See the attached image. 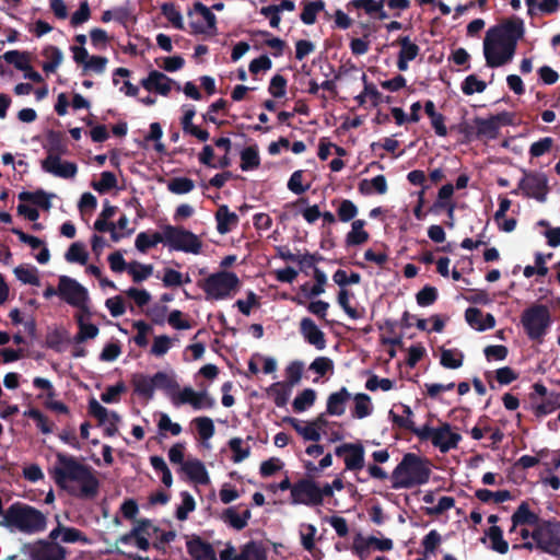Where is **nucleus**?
<instances>
[{
    "mask_svg": "<svg viewBox=\"0 0 560 560\" xmlns=\"http://www.w3.org/2000/svg\"><path fill=\"white\" fill-rule=\"evenodd\" d=\"M49 472L55 483L73 497L93 499L98 493L100 481L92 467L72 455L58 452L56 464Z\"/></svg>",
    "mask_w": 560,
    "mask_h": 560,
    "instance_id": "nucleus-1",
    "label": "nucleus"
},
{
    "mask_svg": "<svg viewBox=\"0 0 560 560\" xmlns=\"http://www.w3.org/2000/svg\"><path fill=\"white\" fill-rule=\"evenodd\" d=\"M523 34L524 26L520 20H509L490 27L483 39L487 66L498 68L509 63L514 57L516 44Z\"/></svg>",
    "mask_w": 560,
    "mask_h": 560,
    "instance_id": "nucleus-2",
    "label": "nucleus"
},
{
    "mask_svg": "<svg viewBox=\"0 0 560 560\" xmlns=\"http://www.w3.org/2000/svg\"><path fill=\"white\" fill-rule=\"evenodd\" d=\"M3 524L8 528L33 535L46 529L47 516L30 504L14 502L4 511Z\"/></svg>",
    "mask_w": 560,
    "mask_h": 560,
    "instance_id": "nucleus-3",
    "label": "nucleus"
},
{
    "mask_svg": "<svg viewBox=\"0 0 560 560\" xmlns=\"http://www.w3.org/2000/svg\"><path fill=\"white\" fill-rule=\"evenodd\" d=\"M431 474L430 462L412 453L406 454L393 470L394 489H410L427 483Z\"/></svg>",
    "mask_w": 560,
    "mask_h": 560,
    "instance_id": "nucleus-4",
    "label": "nucleus"
},
{
    "mask_svg": "<svg viewBox=\"0 0 560 560\" xmlns=\"http://www.w3.org/2000/svg\"><path fill=\"white\" fill-rule=\"evenodd\" d=\"M413 433L420 440L431 442L441 453L455 450L462 441V435L457 429L447 422H440L436 427L424 424L419 429H413Z\"/></svg>",
    "mask_w": 560,
    "mask_h": 560,
    "instance_id": "nucleus-5",
    "label": "nucleus"
},
{
    "mask_svg": "<svg viewBox=\"0 0 560 560\" xmlns=\"http://www.w3.org/2000/svg\"><path fill=\"white\" fill-rule=\"evenodd\" d=\"M241 287L240 278L230 271H219L210 275L203 283L207 300L219 301L232 298Z\"/></svg>",
    "mask_w": 560,
    "mask_h": 560,
    "instance_id": "nucleus-6",
    "label": "nucleus"
},
{
    "mask_svg": "<svg viewBox=\"0 0 560 560\" xmlns=\"http://www.w3.org/2000/svg\"><path fill=\"white\" fill-rule=\"evenodd\" d=\"M500 129V119L497 116L475 117L466 119L458 126V130L467 141L480 139L483 141L495 139Z\"/></svg>",
    "mask_w": 560,
    "mask_h": 560,
    "instance_id": "nucleus-7",
    "label": "nucleus"
},
{
    "mask_svg": "<svg viewBox=\"0 0 560 560\" xmlns=\"http://www.w3.org/2000/svg\"><path fill=\"white\" fill-rule=\"evenodd\" d=\"M521 323L530 339H540L551 325L550 311L546 305L534 304L523 312Z\"/></svg>",
    "mask_w": 560,
    "mask_h": 560,
    "instance_id": "nucleus-8",
    "label": "nucleus"
},
{
    "mask_svg": "<svg viewBox=\"0 0 560 560\" xmlns=\"http://www.w3.org/2000/svg\"><path fill=\"white\" fill-rule=\"evenodd\" d=\"M177 465L179 466V470L182 477L189 482L199 486V485H208L210 482V477L207 471L205 464L195 457H185L184 454L177 447Z\"/></svg>",
    "mask_w": 560,
    "mask_h": 560,
    "instance_id": "nucleus-9",
    "label": "nucleus"
},
{
    "mask_svg": "<svg viewBox=\"0 0 560 560\" xmlns=\"http://www.w3.org/2000/svg\"><path fill=\"white\" fill-rule=\"evenodd\" d=\"M217 19L212 9L202 3H195L188 12V25L191 31L200 34H212L215 31Z\"/></svg>",
    "mask_w": 560,
    "mask_h": 560,
    "instance_id": "nucleus-10",
    "label": "nucleus"
},
{
    "mask_svg": "<svg viewBox=\"0 0 560 560\" xmlns=\"http://www.w3.org/2000/svg\"><path fill=\"white\" fill-rule=\"evenodd\" d=\"M59 296L73 307L90 301L88 289L69 276L59 277Z\"/></svg>",
    "mask_w": 560,
    "mask_h": 560,
    "instance_id": "nucleus-11",
    "label": "nucleus"
},
{
    "mask_svg": "<svg viewBox=\"0 0 560 560\" xmlns=\"http://www.w3.org/2000/svg\"><path fill=\"white\" fill-rule=\"evenodd\" d=\"M294 505H318L319 486L311 480H300L291 488V500Z\"/></svg>",
    "mask_w": 560,
    "mask_h": 560,
    "instance_id": "nucleus-12",
    "label": "nucleus"
},
{
    "mask_svg": "<svg viewBox=\"0 0 560 560\" xmlns=\"http://www.w3.org/2000/svg\"><path fill=\"white\" fill-rule=\"evenodd\" d=\"M335 454L343 458L347 470L357 471L364 467V447L361 443H343Z\"/></svg>",
    "mask_w": 560,
    "mask_h": 560,
    "instance_id": "nucleus-13",
    "label": "nucleus"
},
{
    "mask_svg": "<svg viewBox=\"0 0 560 560\" xmlns=\"http://www.w3.org/2000/svg\"><path fill=\"white\" fill-rule=\"evenodd\" d=\"M177 404L189 405L194 410H209L215 405V400L207 390L197 392L191 387H184L177 392Z\"/></svg>",
    "mask_w": 560,
    "mask_h": 560,
    "instance_id": "nucleus-14",
    "label": "nucleus"
},
{
    "mask_svg": "<svg viewBox=\"0 0 560 560\" xmlns=\"http://www.w3.org/2000/svg\"><path fill=\"white\" fill-rule=\"evenodd\" d=\"M532 538L536 542V547L549 553H558L560 544L548 523H539L532 530Z\"/></svg>",
    "mask_w": 560,
    "mask_h": 560,
    "instance_id": "nucleus-15",
    "label": "nucleus"
},
{
    "mask_svg": "<svg viewBox=\"0 0 560 560\" xmlns=\"http://www.w3.org/2000/svg\"><path fill=\"white\" fill-rule=\"evenodd\" d=\"M518 187L526 196L542 201L547 192V178L540 173H526Z\"/></svg>",
    "mask_w": 560,
    "mask_h": 560,
    "instance_id": "nucleus-16",
    "label": "nucleus"
},
{
    "mask_svg": "<svg viewBox=\"0 0 560 560\" xmlns=\"http://www.w3.org/2000/svg\"><path fill=\"white\" fill-rule=\"evenodd\" d=\"M42 170L60 178H73L78 173V165L74 162L63 161L60 156H46L40 162Z\"/></svg>",
    "mask_w": 560,
    "mask_h": 560,
    "instance_id": "nucleus-17",
    "label": "nucleus"
},
{
    "mask_svg": "<svg viewBox=\"0 0 560 560\" xmlns=\"http://www.w3.org/2000/svg\"><path fill=\"white\" fill-rule=\"evenodd\" d=\"M289 423L294 428V430L303 436L304 440L317 442L322 439V433H326L323 430L325 424V415L318 416L312 422H302L294 418L288 419Z\"/></svg>",
    "mask_w": 560,
    "mask_h": 560,
    "instance_id": "nucleus-18",
    "label": "nucleus"
},
{
    "mask_svg": "<svg viewBox=\"0 0 560 560\" xmlns=\"http://www.w3.org/2000/svg\"><path fill=\"white\" fill-rule=\"evenodd\" d=\"M50 540H60L63 544L90 545L91 539L80 529L70 527L58 522V525L49 533Z\"/></svg>",
    "mask_w": 560,
    "mask_h": 560,
    "instance_id": "nucleus-19",
    "label": "nucleus"
},
{
    "mask_svg": "<svg viewBox=\"0 0 560 560\" xmlns=\"http://www.w3.org/2000/svg\"><path fill=\"white\" fill-rule=\"evenodd\" d=\"M300 331L303 338L318 350L326 347L324 332L318 328L314 320L310 317H304L300 322Z\"/></svg>",
    "mask_w": 560,
    "mask_h": 560,
    "instance_id": "nucleus-20",
    "label": "nucleus"
},
{
    "mask_svg": "<svg viewBox=\"0 0 560 560\" xmlns=\"http://www.w3.org/2000/svg\"><path fill=\"white\" fill-rule=\"evenodd\" d=\"M465 319L467 324L477 331H485L495 326V319L491 314H485L476 307L466 310Z\"/></svg>",
    "mask_w": 560,
    "mask_h": 560,
    "instance_id": "nucleus-21",
    "label": "nucleus"
},
{
    "mask_svg": "<svg viewBox=\"0 0 560 560\" xmlns=\"http://www.w3.org/2000/svg\"><path fill=\"white\" fill-rule=\"evenodd\" d=\"M171 79L164 73L152 70L149 75L141 80V85L149 92L166 95L171 92Z\"/></svg>",
    "mask_w": 560,
    "mask_h": 560,
    "instance_id": "nucleus-22",
    "label": "nucleus"
},
{
    "mask_svg": "<svg viewBox=\"0 0 560 560\" xmlns=\"http://www.w3.org/2000/svg\"><path fill=\"white\" fill-rule=\"evenodd\" d=\"M511 520L512 527L510 529V534L517 532L520 526H530L534 529L540 523L538 515L530 511L528 504L525 502L517 508Z\"/></svg>",
    "mask_w": 560,
    "mask_h": 560,
    "instance_id": "nucleus-23",
    "label": "nucleus"
},
{
    "mask_svg": "<svg viewBox=\"0 0 560 560\" xmlns=\"http://www.w3.org/2000/svg\"><path fill=\"white\" fill-rule=\"evenodd\" d=\"M351 399V394L346 387L331 393L327 397L326 413L329 416L340 417L346 412L348 401Z\"/></svg>",
    "mask_w": 560,
    "mask_h": 560,
    "instance_id": "nucleus-24",
    "label": "nucleus"
},
{
    "mask_svg": "<svg viewBox=\"0 0 560 560\" xmlns=\"http://www.w3.org/2000/svg\"><path fill=\"white\" fill-rule=\"evenodd\" d=\"M398 43L400 50L397 59V68L400 71H406L409 67V62L415 60L419 55L420 48L408 36L400 37Z\"/></svg>",
    "mask_w": 560,
    "mask_h": 560,
    "instance_id": "nucleus-25",
    "label": "nucleus"
},
{
    "mask_svg": "<svg viewBox=\"0 0 560 560\" xmlns=\"http://www.w3.org/2000/svg\"><path fill=\"white\" fill-rule=\"evenodd\" d=\"M67 555L63 548L57 540L42 541L39 547L35 550L34 557L36 560H65Z\"/></svg>",
    "mask_w": 560,
    "mask_h": 560,
    "instance_id": "nucleus-26",
    "label": "nucleus"
},
{
    "mask_svg": "<svg viewBox=\"0 0 560 560\" xmlns=\"http://www.w3.org/2000/svg\"><path fill=\"white\" fill-rule=\"evenodd\" d=\"M43 148L47 152V156H61L68 152L63 133L52 129L47 131Z\"/></svg>",
    "mask_w": 560,
    "mask_h": 560,
    "instance_id": "nucleus-27",
    "label": "nucleus"
},
{
    "mask_svg": "<svg viewBox=\"0 0 560 560\" xmlns=\"http://www.w3.org/2000/svg\"><path fill=\"white\" fill-rule=\"evenodd\" d=\"M366 222L358 219L351 222L350 231L346 234L345 244L347 247H355L365 244L370 234L365 230Z\"/></svg>",
    "mask_w": 560,
    "mask_h": 560,
    "instance_id": "nucleus-28",
    "label": "nucleus"
},
{
    "mask_svg": "<svg viewBox=\"0 0 560 560\" xmlns=\"http://www.w3.org/2000/svg\"><path fill=\"white\" fill-rule=\"evenodd\" d=\"M217 230L220 234L233 231L238 224V215L230 211L229 207L220 206L215 213Z\"/></svg>",
    "mask_w": 560,
    "mask_h": 560,
    "instance_id": "nucleus-29",
    "label": "nucleus"
},
{
    "mask_svg": "<svg viewBox=\"0 0 560 560\" xmlns=\"http://www.w3.org/2000/svg\"><path fill=\"white\" fill-rule=\"evenodd\" d=\"M349 8L357 10H364L371 16H376L380 20H386L388 14L384 10L385 0H351Z\"/></svg>",
    "mask_w": 560,
    "mask_h": 560,
    "instance_id": "nucleus-30",
    "label": "nucleus"
},
{
    "mask_svg": "<svg viewBox=\"0 0 560 560\" xmlns=\"http://www.w3.org/2000/svg\"><path fill=\"white\" fill-rule=\"evenodd\" d=\"M186 546L189 555L196 560H211L213 555L211 546L199 537H186Z\"/></svg>",
    "mask_w": 560,
    "mask_h": 560,
    "instance_id": "nucleus-31",
    "label": "nucleus"
},
{
    "mask_svg": "<svg viewBox=\"0 0 560 560\" xmlns=\"http://www.w3.org/2000/svg\"><path fill=\"white\" fill-rule=\"evenodd\" d=\"M353 406L351 408V416L354 419H364L373 413L374 406L369 395L359 393L353 397L351 396Z\"/></svg>",
    "mask_w": 560,
    "mask_h": 560,
    "instance_id": "nucleus-32",
    "label": "nucleus"
},
{
    "mask_svg": "<svg viewBox=\"0 0 560 560\" xmlns=\"http://www.w3.org/2000/svg\"><path fill=\"white\" fill-rule=\"evenodd\" d=\"M202 243L194 233L177 229V250L199 254Z\"/></svg>",
    "mask_w": 560,
    "mask_h": 560,
    "instance_id": "nucleus-33",
    "label": "nucleus"
},
{
    "mask_svg": "<svg viewBox=\"0 0 560 560\" xmlns=\"http://www.w3.org/2000/svg\"><path fill=\"white\" fill-rule=\"evenodd\" d=\"M131 385L136 395L144 398L145 400L153 398L152 376L143 373H135L131 376Z\"/></svg>",
    "mask_w": 560,
    "mask_h": 560,
    "instance_id": "nucleus-34",
    "label": "nucleus"
},
{
    "mask_svg": "<svg viewBox=\"0 0 560 560\" xmlns=\"http://www.w3.org/2000/svg\"><path fill=\"white\" fill-rule=\"evenodd\" d=\"M252 513L249 509H245L242 513H238L236 508H229L222 513V521L233 527L234 529L241 530L246 527Z\"/></svg>",
    "mask_w": 560,
    "mask_h": 560,
    "instance_id": "nucleus-35",
    "label": "nucleus"
},
{
    "mask_svg": "<svg viewBox=\"0 0 560 560\" xmlns=\"http://www.w3.org/2000/svg\"><path fill=\"white\" fill-rule=\"evenodd\" d=\"M267 396L273 400L276 406L283 407L287 405L291 393L292 387L290 384H287L285 382H277L270 385L266 389Z\"/></svg>",
    "mask_w": 560,
    "mask_h": 560,
    "instance_id": "nucleus-36",
    "label": "nucleus"
},
{
    "mask_svg": "<svg viewBox=\"0 0 560 560\" xmlns=\"http://www.w3.org/2000/svg\"><path fill=\"white\" fill-rule=\"evenodd\" d=\"M151 532L156 533L158 528L153 526L152 522L148 518L138 520L136 521V524L133 525L132 529L122 535L118 541L125 545L131 544L135 536L143 535V536H151Z\"/></svg>",
    "mask_w": 560,
    "mask_h": 560,
    "instance_id": "nucleus-37",
    "label": "nucleus"
},
{
    "mask_svg": "<svg viewBox=\"0 0 560 560\" xmlns=\"http://www.w3.org/2000/svg\"><path fill=\"white\" fill-rule=\"evenodd\" d=\"M359 191L362 195H373L380 194L383 195L387 191V182L384 175H377L373 178H365L359 183Z\"/></svg>",
    "mask_w": 560,
    "mask_h": 560,
    "instance_id": "nucleus-38",
    "label": "nucleus"
},
{
    "mask_svg": "<svg viewBox=\"0 0 560 560\" xmlns=\"http://www.w3.org/2000/svg\"><path fill=\"white\" fill-rule=\"evenodd\" d=\"M74 318L79 328L74 336L75 343H82L88 339H94L98 335V327L92 323L85 322L82 314H75Z\"/></svg>",
    "mask_w": 560,
    "mask_h": 560,
    "instance_id": "nucleus-39",
    "label": "nucleus"
},
{
    "mask_svg": "<svg viewBox=\"0 0 560 560\" xmlns=\"http://www.w3.org/2000/svg\"><path fill=\"white\" fill-rule=\"evenodd\" d=\"M389 416L393 421L401 428L409 429L412 432L413 429H417L412 421V411L407 405L395 406V408L389 411Z\"/></svg>",
    "mask_w": 560,
    "mask_h": 560,
    "instance_id": "nucleus-40",
    "label": "nucleus"
},
{
    "mask_svg": "<svg viewBox=\"0 0 560 560\" xmlns=\"http://www.w3.org/2000/svg\"><path fill=\"white\" fill-rule=\"evenodd\" d=\"M153 392L163 390L166 396L175 404V383L173 378L164 372H158L152 376Z\"/></svg>",
    "mask_w": 560,
    "mask_h": 560,
    "instance_id": "nucleus-41",
    "label": "nucleus"
},
{
    "mask_svg": "<svg viewBox=\"0 0 560 560\" xmlns=\"http://www.w3.org/2000/svg\"><path fill=\"white\" fill-rule=\"evenodd\" d=\"M351 551L360 560H366L373 551L370 536L355 534L352 539Z\"/></svg>",
    "mask_w": 560,
    "mask_h": 560,
    "instance_id": "nucleus-42",
    "label": "nucleus"
},
{
    "mask_svg": "<svg viewBox=\"0 0 560 560\" xmlns=\"http://www.w3.org/2000/svg\"><path fill=\"white\" fill-rule=\"evenodd\" d=\"M43 56L48 59V61L43 63V70L46 73L56 72L57 68L61 65L63 60L62 51L57 47L49 45L44 48Z\"/></svg>",
    "mask_w": 560,
    "mask_h": 560,
    "instance_id": "nucleus-43",
    "label": "nucleus"
},
{
    "mask_svg": "<svg viewBox=\"0 0 560 560\" xmlns=\"http://www.w3.org/2000/svg\"><path fill=\"white\" fill-rule=\"evenodd\" d=\"M229 447L233 453L231 459L234 463H241L250 455V445L248 444L247 441L241 438L231 439L229 441Z\"/></svg>",
    "mask_w": 560,
    "mask_h": 560,
    "instance_id": "nucleus-44",
    "label": "nucleus"
},
{
    "mask_svg": "<svg viewBox=\"0 0 560 560\" xmlns=\"http://www.w3.org/2000/svg\"><path fill=\"white\" fill-rule=\"evenodd\" d=\"M441 364L446 369H458L463 365L464 354L458 349H441Z\"/></svg>",
    "mask_w": 560,
    "mask_h": 560,
    "instance_id": "nucleus-45",
    "label": "nucleus"
},
{
    "mask_svg": "<svg viewBox=\"0 0 560 560\" xmlns=\"http://www.w3.org/2000/svg\"><path fill=\"white\" fill-rule=\"evenodd\" d=\"M14 275L24 284L39 285L38 270L34 266L20 265L14 268Z\"/></svg>",
    "mask_w": 560,
    "mask_h": 560,
    "instance_id": "nucleus-46",
    "label": "nucleus"
},
{
    "mask_svg": "<svg viewBox=\"0 0 560 560\" xmlns=\"http://www.w3.org/2000/svg\"><path fill=\"white\" fill-rule=\"evenodd\" d=\"M191 424L202 441H208L214 435V424L209 417H197L192 419Z\"/></svg>",
    "mask_w": 560,
    "mask_h": 560,
    "instance_id": "nucleus-47",
    "label": "nucleus"
},
{
    "mask_svg": "<svg viewBox=\"0 0 560 560\" xmlns=\"http://www.w3.org/2000/svg\"><path fill=\"white\" fill-rule=\"evenodd\" d=\"M65 258L68 262H78L85 265L89 259V254L85 249V245L81 242L72 243L65 254Z\"/></svg>",
    "mask_w": 560,
    "mask_h": 560,
    "instance_id": "nucleus-48",
    "label": "nucleus"
},
{
    "mask_svg": "<svg viewBox=\"0 0 560 560\" xmlns=\"http://www.w3.org/2000/svg\"><path fill=\"white\" fill-rule=\"evenodd\" d=\"M259 164L260 158L256 147H247L241 152V168L243 171H253Z\"/></svg>",
    "mask_w": 560,
    "mask_h": 560,
    "instance_id": "nucleus-49",
    "label": "nucleus"
},
{
    "mask_svg": "<svg viewBox=\"0 0 560 560\" xmlns=\"http://www.w3.org/2000/svg\"><path fill=\"white\" fill-rule=\"evenodd\" d=\"M316 399V392L312 388L302 390L293 400V409L296 412H303L311 408Z\"/></svg>",
    "mask_w": 560,
    "mask_h": 560,
    "instance_id": "nucleus-50",
    "label": "nucleus"
},
{
    "mask_svg": "<svg viewBox=\"0 0 560 560\" xmlns=\"http://www.w3.org/2000/svg\"><path fill=\"white\" fill-rule=\"evenodd\" d=\"M338 219L341 222H350L353 221L354 218L359 213L358 207L354 205L353 201L349 199H342L338 202V206L336 208Z\"/></svg>",
    "mask_w": 560,
    "mask_h": 560,
    "instance_id": "nucleus-51",
    "label": "nucleus"
},
{
    "mask_svg": "<svg viewBox=\"0 0 560 560\" xmlns=\"http://www.w3.org/2000/svg\"><path fill=\"white\" fill-rule=\"evenodd\" d=\"M3 59L13 65L18 70L26 71L30 68L28 54L19 50H9L4 52Z\"/></svg>",
    "mask_w": 560,
    "mask_h": 560,
    "instance_id": "nucleus-52",
    "label": "nucleus"
},
{
    "mask_svg": "<svg viewBox=\"0 0 560 560\" xmlns=\"http://www.w3.org/2000/svg\"><path fill=\"white\" fill-rule=\"evenodd\" d=\"M150 463L156 474H161V480L165 487L170 488L173 483V477L170 468L167 467L164 458L161 456H151Z\"/></svg>",
    "mask_w": 560,
    "mask_h": 560,
    "instance_id": "nucleus-53",
    "label": "nucleus"
},
{
    "mask_svg": "<svg viewBox=\"0 0 560 560\" xmlns=\"http://www.w3.org/2000/svg\"><path fill=\"white\" fill-rule=\"evenodd\" d=\"M454 505V498L447 495L439 497L433 506H425V514L430 516H440L453 509Z\"/></svg>",
    "mask_w": 560,
    "mask_h": 560,
    "instance_id": "nucleus-54",
    "label": "nucleus"
},
{
    "mask_svg": "<svg viewBox=\"0 0 560 560\" xmlns=\"http://www.w3.org/2000/svg\"><path fill=\"white\" fill-rule=\"evenodd\" d=\"M24 416L34 420L42 433L49 434L52 432V423L39 409L31 408L24 412Z\"/></svg>",
    "mask_w": 560,
    "mask_h": 560,
    "instance_id": "nucleus-55",
    "label": "nucleus"
},
{
    "mask_svg": "<svg viewBox=\"0 0 560 560\" xmlns=\"http://www.w3.org/2000/svg\"><path fill=\"white\" fill-rule=\"evenodd\" d=\"M317 528L312 524H302L300 526V539L303 548L310 552L315 549V536Z\"/></svg>",
    "mask_w": 560,
    "mask_h": 560,
    "instance_id": "nucleus-56",
    "label": "nucleus"
},
{
    "mask_svg": "<svg viewBox=\"0 0 560 560\" xmlns=\"http://www.w3.org/2000/svg\"><path fill=\"white\" fill-rule=\"evenodd\" d=\"M311 184L304 180V172L295 171L288 180V189L293 194L301 195L307 191Z\"/></svg>",
    "mask_w": 560,
    "mask_h": 560,
    "instance_id": "nucleus-57",
    "label": "nucleus"
},
{
    "mask_svg": "<svg viewBox=\"0 0 560 560\" xmlns=\"http://www.w3.org/2000/svg\"><path fill=\"white\" fill-rule=\"evenodd\" d=\"M488 537L491 542V549L504 555L509 550V544L503 539L502 530L498 526L490 527Z\"/></svg>",
    "mask_w": 560,
    "mask_h": 560,
    "instance_id": "nucleus-58",
    "label": "nucleus"
},
{
    "mask_svg": "<svg viewBox=\"0 0 560 560\" xmlns=\"http://www.w3.org/2000/svg\"><path fill=\"white\" fill-rule=\"evenodd\" d=\"M117 186V178L113 172L105 171L98 182H93L92 187L100 194H105Z\"/></svg>",
    "mask_w": 560,
    "mask_h": 560,
    "instance_id": "nucleus-59",
    "label": "nucleus"
},
{
    "mask_svg": "<svg viewBox=\"0 0 560 560\" xmlns=\"http://www.w3.org/2000/svg\"><path fill=\"white\" fill-rule=\"evenodd\" d=\"M475 495L481 501V502H495V503H502L508 501L511 498V494L506 490H501L497 492H492L488 489H479L476 491Z\"/></svg>",
    "mask_w": 560,
    "mask_h": 560,
    "instance_id": "nucleus-60",
    "label": "nucleus"
},
{
    "mask_svg": "<svg viewBox=\"0 0 560 560\" xmlns=\"http://www.w3.org/2000/svg\"><path fill=\"white\" fill-rule=\"evenodd\" d=\"M152 246L159 243L166 244L170 249H175V226L168 225L164 233L154 232L150 235Z\"/></svg>",
    "mask_w": 560,
    "mask_h": 560,
    "instance_id": "nucleus-61",
    "label": "nucleus"
},
{
    "mask_svg": "<svg viewBox=\"0 0 560 560\" xmlns=\"http://www.w3.org/2000/svg\"><path fill=\"white\" fill-rule=\"evenodd\" d=\"M128 272L131 275L132 280L139 283L152 275L153 268L151 265H142L133 261L128 265Z\"/></svg>",
    "mask_w": 560,
    "mask_h": 560,
    "instance_id": "nucleus-62",
    "label": "nucleus"
},
{
    "mask_svg": "<svg viewBox=\"0 0 560 560\" xmlns=\"http://www.w3.org/2000/svg\"><path fill=\"white\" fill-rule=\"evenodd\" d=\"M315 280L316 284L315 287H310L308 284H304L301 287V291L305 293L306 296H317L324 293L325 289L324 285L326 283V276L323 271L316 269L315 270Z\"/></svg>",
    "mask_w": 560,
    "mask_h": 560,
    "instance_id": "nucleus-63",
    "label": "nucleus"
},
{
    "mask_svg": "<svg viewBox=\"0 0 560 560\" xmlns=\"http://www.w3.org/2000/svg\"><path fill=\"white\" fill-rule=\"evenodd\" d=\"M324 9V3L318 2H305L303 12L301 13V20L303 23L311 25L315 23L316 15Z\"/></svg>",
    "mask_w": 560,
    "mask_h": 560,
    "instance_id": "nucleus-64",
    "label": "nucleus"
}]
</instances>
